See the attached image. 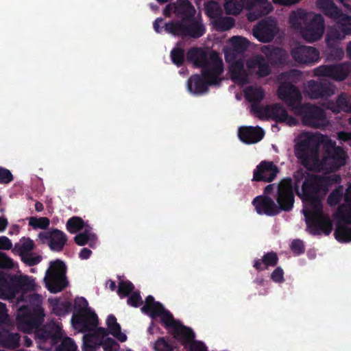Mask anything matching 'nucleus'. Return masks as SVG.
Here are the masks:
<instances>
[{"label":"nucleus","mask_w":351,"mask_h":351,"mask_svg":"<svg viewBox=\"0 0 351 351\" xmlns=\"http://www.w3.org/2000/svg\"><path fill=\"white\" fill-rule=\"evenodd\" d=\"M326 194L321 176L308 174L302 186L301 197L306 204L303 214L307 228L313 235H319L322 232L328 235L332 230L331 220L322 212V199Z\"/></svg>","instance_id":"obj_1"},{"label":"nucleus","mask_w":351,"mask_h":351,"mask_svg":"<svg viewBox=\"0 0 351 351\" xmlns=\"http://www.w3.org/2000/svg\"><path fill=\"white\" fill-rule=\"evenodd\" d=\"M141 310L152 319L160 317L165 327L167 329L171 328L173 337L184 347L188 348L189 351H207L204 343L194 340L195 333L193 330L175 320L173 315L166 310L161 303L155 301L152 295H148L145 298V304Z\"/></svg>","instance_id":"obj_2"},{"label":"nucleus","mask_w":351,"mask_h":351,"mask_svg":"<svg viewBox=\"0 0 351 351\" xmlns=\"http://www.w3.org/2000/svg\"><path fill=\"white\" fill-rule=\"evenodd\" d=\"M43 321L44 313L41 308L32 311L29 307L23 306L17 311L16 322L19 328L27 332L36 329L35 337L39 342L49 341L51 346L56 345L61 339L60 328L54 323L40 328Z\"/></svg>","instance_id":"obj_3"},{"label":"nucleus","mask_w":351,"mask_h":351,"mask_svg":"<svg viewBox=\"0 0 351 351\" xmlns=\"http://www.w3.org/2000/svg\"><path fill=\"white\" fill-rule=\"evenodd\" d=\"M319 147V143L313 136H306L295 144V155L306 169L313 170L318 167Z\"/></svg>","instance_id":"obj_4"},{"label":"nucleus","mask_w":351,"mask_h":351,"mask_svg":"<svg viewBox=\"0 0 351 351\" xmlns=\"http://www.w3.org/2000/svg\"><path fill=\"white\" fill-rule=\"evenodd\" d=\"M88 303L84 298L75 299V312L71 318L72 324L84 332L92 330L98 324L97 315L88 308Z\"/></svg>","instance_id":"obj_5"},{"label":"nucleus","mask_w":351,"mask_h":351,"mask_svg":"<svg viewBox=\"0 0 351 351\" xmlns=\"http://www.w3.org/2000/svg\"><path fill=\"white\" fill-rule=\"evenodd\" d=\"M301 119L302 124L313 128L323 129L328 125L326 112L323 108L311 104H302L293 112Z\"/></svg>","instance_id":"obj_6"},{"label":"nucleus","mask_w":351,"mask_h":351,"mask_svg":"<svg viewBox=\"0 0 351 351\" xmlns=\"http://www.w3.org/2000/svg\"><path fill=\"white\" fill-rule=\"evenodd\" d=\"M165 31L175 36L199 38L206 32L204 25L193 17L185 21H171L165 23Z\"/></svg>","instance_id":"obj_7"},{"label":"nucleus","mask_w":351,"mask_h":351,"mask_svg":"<svg viewBox=\"0 0 351 351\" xmlns=\"http://www.w3.org/2000/svg\"><path fill=\"white\" fill-rule=\"evenodd\" d=\"M223 72V66H215L210 68L208 75L195 74L187 81L188 90L194 94L200 95L208 91V86H218L221 83L219 76Z\"/></svg>","instance_id":"obj_8"},{"label":"nucleus","mask_w":351,"mask_h":351,"mask_svg":"<svg viewBox=\"0 0 351 351\" xmlns=\"http://www.w3.org/2000/svg\"><path fill=\"white\" fill-rule=\"evenodd\" d=\"M65 274L66 266L62 261L58 259L51 263L45 278L46 286L51 293L60 292L67 286Z\"/></svg>","instance_id":"obj_9"},{"label":"nucleus","mask_w":351,"mask_h":351,"mask_svg":"<svg viewBox=\"0 0 351 351\" xmlns=\"http://www.w3.org/2000/svg\"><path fill=\"white\" fill-rule=\"evenodd\" d=\"M186 60L192 62L195 67L201 68V72L205 75H208L210 68L215 66H223L222 60L215 53L211 56L213 61L210 62L207 54L202 49L193 47L188 50L186 53Z\"/></svg>","instance_id":"obj_10"},{"label":"nucleus","mask_w":351,"mask_h":351,"mask_svg":"<svg viewBox=\"0 0 351 351\" xmlns=\"http://www.w3.org/2000/svg\"><path fill=\"white\" fill-rule=\"evenodd\" d=\"M35 244L29 237H22L19 242L14 244L13 252L17 254L23 263L27 266H34L40 263L43 258L33 252Z\"/></svg>","instance_id":"obj_11"},{"label":"nucleus","mask_w":351,"mask_h":351,"mask_svg":"<svg viewBox=\"0 0 351 351\" xmlns=\"http://www.w3.org/2000/svg\"><path fill=\"white\" fill-rule=\"evenodd\" d=\"M276 200L280 213L289 212L292 210L295 197L292 180L290 178L282 179L278 184Z\"/></svg>","instance_id":"obj_12"},{"label":"nucleus","mask_w":351,"mask_h":351,"mask_svg":"<svg viewBox=\"0 0 351 351\" xmlns=\"http://www.w3.org/2000/svg\"><path fill=\"white\" fill-rule=\"evenodd\" d=\"M253 110L257 114L264 111L267 117L277 123H285L289 126L296 125L298 123V120L293 116L289 115L286 108L279 103L267 106L264 109L260 106H253Z\"/></svg>","instance_id":"obj_13"},{"label":"nucleus","mask_w":351,"mask_h":351,"mask_svg":"<svg viewBox=\"0 0 351 351\" xmlns=\"http://www.w3.org/2000/svg\"><path fill=\"white\" fill-rule=\"evenodd\" d=\"M278 97L294 112L302 105V95L299 88L290 82H282L277 90Z\"/></svg>","instance_id":"obj_14"},{"label":"nucleus","mask_w":351,"mask_h":351,"mask_svg":"<svg viewBox=\"0 0 351 351\" xmlns=\"http://www.w3.org/2000/svg\"><path fill=\"white\" fill-rule=\"evenodd\" d=\"M312 16V18L309 16L308 20L300 30L304 39L310 43L319 40L325 29V21L322 15L317 14Z\"/></svg>","instance_id":"obj_15"},{"label":"nucleus","mask_w":351,"mask_h":351,"mask_svg":"<svg viewBox=\"0 0 351 351\" xmlns=\"http://www.w3.org/2000/svg\"><path fill=\"white\" fill-rule=\"evenodd\" d=\"M350 73L351 63L348 62L322 65L314 70L316 76L327 77L338 82L346 79Z\"/></svg>","instance_id":"obj_16"},{"label":"nucleus","mask_w":351,"mask_h":351,"mask_svg":"<svg viewBox=\"0 0 351 351\" xmlns=\"http://www.w3.org/2000/svg\"><path fill=\"white\" fill-rule=\"evenodd\" d=\"M278 32V27L275 19L267 17L261 20L253 28L254 36L260 42H271Z\"/></svg>","instance_id":"obj_17"},{"label":"nucleus","mask_w":351,"mask_h":351,"mask_svg":"<svg viewBox=\"0 0 351 351\" xmlns=\"http://www.w3.org/2000/svg\"><path fill=\"white\" fill-rule=\"evenodd\" d=\"M38 238L42 243H47L53 252H61L68 240L66 234L58 229L42 232L39 233Z\"/></svg>","instance_id":"obj_18"},{"label":"nucleus","mask_w":351,"mask_h":351,"mask_svg":"<svg viewBox=\"0 0 351 351\" xmlns=\"http://www.w3.org/2000/svg\"><path fill=\"white\" fill-rule=\"evenodd\" d=\"M335 86L327 80H311L307 83L306 93L311 99L328 98L335 93Z\"/></svg>","instance_id":"obj_19"},{"label":"nucleus","mask_w":351,"mask_h":351,"mask_svg":"<svg viewBox=\"0 0 351 351\" xmlns=\"http://www.w3.org/2000/svg\"><path fill=\"white\" fill-rule=\"evenodd\" d=\"M278 173L279 169L273 162L263 160L254 170L252 181L271 182Z\"/></svg>","instance_id":"obj_20"},{"label":"nucleus","mask_w":351,"mask_h":351,"mask_svg":"<svg viewBox=\"0 0 351 351\" xmlns=\"http://www.w3.org/2000/svg\"><path fill=\"white\" fill-rule=\"evenodd\" d=\"M291 55L296 62L304 64H313L319 58V52L316 48L304 45L292 49Z\"/></svg>","instance_id":"obj_21"},{"label":"nucleus","mask_w":351,"mask_h":351,"mask_svg":"<svg viewBox=\"0 0 351 351\" xmlns=\"http://www.w3.org/2000/svg\"><path fill=\"white\" fill-rule=\"evenodd\" d=\"M252 203L259 215L273 217L280 213L277 204L268 195H258L253 199Z\"/></svg>","instance_id":"obj_22"},{"label":"nucleus","mask_w":351,"mask_h":351,"mask_svg":"<svg viewBox=\"0 0 351 351\" xmlns=\"http://www.w3.org/2000/svg\"><path fill=\"white\" fill-rule=\"evenodd\" d=\"M35 283L33 278L27 276L12 275L10 298H14L18 294L34 291Z\"/></svg>","instance_id":"obj_23"},{"label":"nucleus","mask_w":351,"mask_h":351,"mask_svg":"<svg viewBox=\"0 0 351 351\" xmlns=\"http://www.w3.org/2000/svg\"><path fill=\"white\" fill-rule=\"evenodd\" d=\"M264 131L260 127L244 126L239 130V137L240 140L247 144L258 143L264 137Z\"/></svg>","instance_id":"obj_24"},{"label":"nucleus","mask_w":351,"mask_h":351,"mask_svg":"<svg viewBox=\"0 0 351 351\" xmlns=\"http://www.w3.org/2000/svg\"><path fill=\"white\" fill-rule=\"evenodd\" d=\"M230 77L232 80L240 84L249 82L248 74L244 68L243 60L239 59L233 62L230 66Z\"/></svg>","instance_id":"obj_25"},{"label":"nucleus","mask_w":351,"mask_h":351,"mask_svg":"<svg viewBox=\"0 0 351 351\" xmlns=\"http://www.w3.org/2000/svg\"><path fill=\"white\" fill-rule=\"evenodd\" d=\"M247 66L249 69H257L256 75L259 77H267L271 73L269 61L262 55H256L254 58L248 60Z\"/></svg>","instance_id":"obj_26"},{"label":"nucleus","mask_w":351,"mask_h":351,"mask_svg":"<svg viewBox=\"0 0 351 351\" xmlns=\"http://www.w3.org/2000/svg\"><path fill=\"white\" fill-rule=\"evenodd\" d=\"M327 158L334 162L335 168H339L346 164V152L341 147L335 145V143L329 141L326 151Z\"/></svg>","instance_id":"obj_27"},{"label":"nucleus","mask_w":351,"mask_h":351,"mask_svg":"<svg viewBox=\"0 0 351 351\" xmlns=\"http://www.w3.org/2000/svg\"><path fill=\"white\" fill-rule=\"evenodd\" d=\"M329 108L335 113L345 112L351 113V97L346 93H341L335 101L328 104Z\"/></svg>","instance_id":"obj_28"},{"label":"nucleus","mask_w":351,"mask_h":351,"mask_svg":"<svg viewBox=\"0 0 351 351\" xmlns=\"http://www.w3.org/2000/svg\"><path fill=\"white\" fill-rule=\"evenodd\" d=\"M317 7L327 16L333 19H340L343 12L332 0H317Z\"/></svg>","instance_id":"obj_29"},{"label":"nucleus","mask_w":351,"mask_h":351,"mask_svg":"<svg viewBox=\"0 0 351 351\" xmlns=\"http://www.w3.org/2000/svg\"><path fill=\"white\" fill-rule=\"evenodd\" d=\"M278 256L274 252L264 254L262 259H255L253 267L258 271H263L269 267H275L278 263Z\"/></svg>","instance_id":"obj_30"},{"label":"nucleus","mask_w":351,"mask_h":351,"mask_svg":"<svg viewBox=\"0 0 351 351\" xmlns=\"http://www.w3.org/2000/svg\"><path fill=\"white\" fill-rule=\"evenodd\" d=\"M312 15V13H308L303 10H298L291 14L289 23L293 28L300 31L308 20L309 16Z\"/></svg>","instance_id":"obj_31"},{"label":"nucleus","mask_w":351,"mask_h":351,"mask_svg":"<svg viewBox=\"0 0 351 351\" xmlns=\"http://www.w3.org/2000/svg\"><path fill=\"white\" fill-rule=\"evenodd\" d=\"M176 14L184 16L183 21L191 19L195 14L193 5L189 0H177L176 3Z\"/></svg>","instance_id":"obj_32"},{"label":"nucleus","mask_w":351,"mask_h":351,"mask_svg":"<svg viewBox=\"0 0 351 351\" xmlns=\"http://www.w3.org/2000/svg\"><path fill=\"white\" fill-rule=\"evenodd\" d=\"M267 60L273 66H279L286 63L287 56L285 51L280 47H273L266 54Z\"/></svg>","instance_id":"obj_33"},{"label":"nucleus","mask_w":351,"mask_h":351,"mask_svg":"<svg viewBox=\"0 0 351 351\" xmlns=\"http://www.w3.org/2000/svg\"><path fill=\"white\" fill-rule=\"evenodd\" d=\"M106 324L108 332L117 338L121 342L127 340V336L121 332V326L117 322V318L114 315H109L107 317Z\"/></svg>","instance_id":"obj_34"},{"label":"nucleus","mask_w":351,"mask_h":351,"mask_svg":"<svg viewBox=\"0 0 351 351\" xmlns=\"http://www.w3.org/2000/svg\"><path fill=\"white\" fill-rule=\"evenodd\" d=\"M96 240L97 237L95 234L91 232L88 229H85L83 232L77 234L74 237V241L77 245L84 246L88 243L92 248L95 247Z\"/></svg>","instance_id":"obj_35"},{"label":"nucleus","mask_w":351,"mask_h":351,"mask_svg":"<svg viewBox=\"0 0 351 351\" xmlns=\"http://www.w3.org/2000/svg\"><path fill=\"white\" fill-rule=\"evenodd\" d=\"M12 275L0 271V298H10Z\"/></svg>","instance_id":"obj_36"},{"label":"nucleus","mask_w":351,"mask_h":351,"mask_svg":"<svg viewBox=\"0 0 351 351\" xmlns=\"http://www.w3.org/2000/svg\"><path fill=\"white\" fill-rule=\"evenodd\" d=\"M245 96L248 101L258 104L263 99L265 92L262 88L250 87L245 91Z\"/></svg>","instance_id":"obj_37"},{"label":"nucleus","mask_w":351,"mask_h":351,"mask_svg":"<svg viewBox=\"0 0 351 351\" xmlns=\"http://www.w3.org/2000/svg\"><path fill=\"white\" fill-rule=\"evenodd\" d=\"M52 304V311L58 316H62L68 314L71 308V303L69 302H63L60 303L59 299H55L51 302Z\"/></svg>","instance_id":"obj_38"},{"label":"nucleus","mask_w":351,"mask_h":351,"mask_svg":"<svg viewBox=\"0 0 351 351\" xmlns=\"http://www.w3.org/2000/svg\"><path fill=\"white\" fill-rule=\"evenodd\" d=\"M235 20L230 16L218 17L214 22V25L217 31L225 32L234 26Z\"/></svg>","instance_id":"obj_39"},{"label":"nucleus","mask_w":351,"mask_h":351,"mask_svg":"<svg viewBox=\"0 0 351 351\" xmlns=\"http://www.w3.org/2000/svg\"><path fill=\"white\" fill-rule=\"evenodd\" d=\"M101 345L95 333L87 334L84 336L82 351H96V348Z\"/></svg>","instance_id":"obj_40"},{"label":"nucleus","mask_w":351,"mask_h":351,"mask_svg":"<svg viewBox=\"0 0 351 351\" xmlns=\"http://www.w3.org/2000/svg\"><path fill=\"white\" fill-rule=\"evenodd\" d=\"M85 226L84 220L77 216L71 217L66 222V230L71 234L77 233L82 230Z\"/></svg>","instance_id":"obj_41"},{"label":"nucleus","mask_w":351,"mask_h":351,"mask_svg":"<svg viewBox=\"0 0 351 351\" xmlns=\"http://www.w3.org/2000/svg\"><path fill=\"white\" fill-rule=\"evenodd\" d=\"M170 57L172 62L178 67L182 66L186 58L184 49L178 47L171 49Z\"/></svg>","instance_id":"obj_42"},{"label":"nucleus","mask_w":351,"mask_h":351,"mask_svg":"<svg viewBox=\"0 0 351 351\" xmlns=\"http://www.w3.org/2000/svg\"><path fill=\"white\" fill-rule=\"evenodd\" d=\"M336 215L341 221L351 224V203L339 206Z\"/></svg>","instance_id":"obj_43"},{"label":"nucleus","mask_w":351,"mask_h":351,"mask_svg":"<svg viewBox=\"0 0 351 351\" xmlns=\"http://www.w3.org/2000/svg\"><path fill=\"white\" fill-rule=\"evenodd\" d=\"M336 239L340 242L348 243L351 241V228L346 226H337L335 231Z\"/></svg>","instance_id":"obj_44"},{"label":"nucleus","mask_w":351,"mask_h":351,"mask_svg":"<svg viewBox=\"0 0 351 351\" xmlns=\"http://www.w3.org/2000/svg\"><path fill=\"white\" fill-rule=\"evenodd\" d=\"M134 286L128 280H121L119 282L117 294L121 298L129 296L134 291Z\"/></svg>","instance_id":"obj_45"},{"label":"nucleus","mask_w":351,"mask_h":351,"mask_svg":"<svg viewBox=\"0 0 351 351\" xmlns=\"http://www.w3.org/2000/svg\"><path fill=\"white\" fill-rule=\"evenodd\" d=\"M343 195V187L341 185L338 186L328 195L327 198L328 204L331 206H337L341 200Z\"/></svg>","instance_id":"obj_46"},{"label":"nucleus","mask_w":351,"mask_h":351,"mask_svg":"<svg viewBox=\"0 0 351 351\" xmlns=\"http://www.w3.org/2000/svg\"><path fill=\"white\" fill-rule=\"evenodd\" d=\"M20 336L18 333H8L2 339L3 345L9 348H16L19 346Z\"/></svg>","instance_id":"obj_47"},{"label":"nucleus","mask_w":351,"mask_h":351,"mask_svg":"<svg viewBox=\"0 0 351 351\" xmlns=\"http://www.w3.org/2000/svg\"><path fill=\"white\" fill-rule=\"evenodd\" d=\"M205 12L208 16L217 19L221 13L219 4L215 1H209L205 3Z\"/></svg>","instance_id":"obj_48"},{"label":"nucleus","mask_w":351,"mask_h":351,"mask_svg":"<svg viewBox=\"0 0 351 351\" xmlns=\"http://www.w3.org/2000/svg\"><path fill=\"white\" fill-rule=\"evenodd\" d=\"M346 34L343 33L341 29H332L330 30L326 36V45L338 44V41L343 39Z\"/></svg>","instance_id":"obj_49"},{"label":"nucleus","mask_w":351,"mask_h":351,"mask_svg":"<svg viewBox=\"0 0 351 351\" xmlns=\"http://www.w3.org/2000/svg\"><path fill=\"white\" fill-rule=\"evenodd\" d=\"M328 47V58L330 60H339L344 56L343 50L339 47L338 44L326 45Z\"/></svg>","instance_id":"obj_50"},{"label":"nucleus","mask_w":351,"mask_h":351,"mask_svg":"<svg viewBox=\"0 0 351 351\" xmlns=\"http://www.w3.org/2000/svg\"><path fill=\"white\" fill-rule=\"evenodd\" d=\"M50 223L49 219L46 217H31L29 219V225L34 229H47Z\"/></svg>","instance_id":"obj_51"},{"label":"nucleus","mask_w":351,"mask_h":351,"mask_svg":"<svg viewBox=\"0 0 351 351\" xmlns=\"http://www.w3.org/2000/svg\"><path fill=\"white\" fill-rule=\"evenodd\" d=\"M321 179L324 186L325 187V193H327L330 186L339 184L341 182V178L337 174H332L328 176H322Z\"/></svg>","instance_id":"obj_52"},{"label":"nucleus","mask_w":351,"mask_h":351,"mask_svg":"<svg viewBox=\"0 0 351 351\" xmlns=\"http://www.w3.org/2000/svg\"><path fill=\"white\" fill-rule=\"evenodd\" d=\"M155 351H173L174 347L165 337H159L154 343Z\"/></svg>","instance_id":"obj_53"},{"label":"nucleus","mask_w":351,"mask_h":351,"mask_svg":"<svg viewBox=\"0 0 351 351\" xmlns=\"http://www.w3.org/2000/svg\"><path fill=\"white\" fill-rule=\"evenodd\" d=\"M339 23V28L341 29L344 34H351V16H349L343 13L342 16L340 19Z\"/></svg>","instance_id":"obj_54"},{"label":"nucleus","mask_w":351,"mask_h":351,"mask_svg":"<svg viewBox=\"0 0 351 351\" xmlns=\"http://www.w3.org/2000/svg\"><path fill=\"white\" fill-rule=\"evenodd\" d=\"M77 347L73 339L66 337L62 341L56 351H77Z\"/></svg>","instance_id":"obj_55"},{"label":"nucleus","mask_w":351,"mask_h":351,"mask_svg":"<svg viewBox=\"0 0 351 351\" xmlns=\"http://www.w3.org/2000/svg\"><path fill=\"white\" fill-rule=\"evenodd\" d=\"M290 249L294 255H301L305 251L304 242L300 239H293L290 244Z\"/></svg>","instance_id":"obj_56"},{"label":"nucleus","mask_w":351,"mask_h":351,"mask_svg":"<svg viewBox=\"0 0 351 351\" xmlns=\"http://www.w3.org/2000/svg\"><path fill=\"white\" fill-rule=\"evenodd\" d=\"M128 297L127 303L128 305L137 308L143 304V302L138 291H133Z\"/></svg>","instance_id":"obj_57"},{"label":"nucleus","mask_w":351,"mask_h":351,"mask_svg":"<svg viewBox=\"0 0 351 351\" xmlns=\"http://www.w3.org/2000/svg\"><path fill=\"white\" fill-rule=\"evenodd\" d=\"M101 346H102L104 351H118L119 348V343L110 337H107L103 341H101Z\"/></svg>","instance_id":"obj_58"},{"label":"nucleus","mask_w":351,"mask_h":351,"mask_svg":"<svg viewBox=\"0 0 351 351\" xmlns=\"http://www.w3.org/2000/svg\"><path fill=\"white\" fill-rule=\"evenodd\" d=\"M13 179L14 177L9 169L0 167V184H9L13 180Z\"/></svg>","instance_id":"obj_59"},{"label":"nucleus","mask_w":351,"mask_h":351,"mask_svg":"<svg viewBox=\"0 0 351 351\" xmlns=\"http://www.w3.org/2000/svg\"><path fill=\"white\" fill-rule=\"evenodd\" d=\"M234 47L240 51L246 50L247 47V40L241 36H233L232 38Z\"/></svg>","instance_id":"obj_60"},{"label":"nucleus","mask_w":351,"mask_h":351,"mask_svg":"<svg viewBox=\"0 0 351 351\" xmlns=\"http://www.w3.org/2000/svg\"><path fill=\"white\" fill-rule=\"evenodd\" d=\"M13 267V260L5 253L0 252V268L12 269Z\"/></svg>","instance_id":"obj_61"},{"label":"nucleus","mask_w":351,"mask_h":351,"mask_svg":"<svg viewBox=\"0 0 351 351\" xmlns=\"http://www.w3.org/2000/svg\"><path fill=\"white\" fill-rule=\"evenodd\" d=\"M271 279L275 282H283L285 281L283 269L280 267H276L271 274Z\"/></svg>","instance_id":"obj_62"},{"label":"nucleus","mask_w":351,"mask_h":351,"mask_svg":"<svg viewBox=\"0 0 351 351\" xmlns=\"http://www.w3.org/2000/svg\"><path fill=\"white\" fill-rule=\"evenodd\" d=\"M224 8L228 14H238L241 10L236 6L234 0H226Z\"/></svg>","instance_id":"obj_63"},{"label":"nucleus","mask_w":351,"mask_h":351,"mask_svg":"<svg viewBox=\"0 0 351 351\" xmlns=\"http://www.w3.org/2000/svg\"><path fill=\"white\" fill-rule=\"evenodd\" d=\"M12 247V243L7 237H0V249L8 250Z\"/></svg>","instance_id":"obj_64"}]
</instances>
